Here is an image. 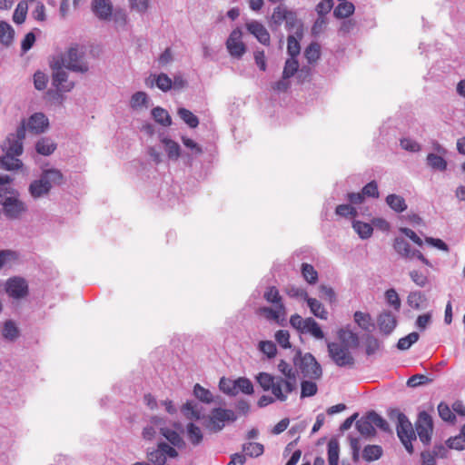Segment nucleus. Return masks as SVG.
<instances>
[{
  "instance_id": "1",
  "label": "nucleus",
  "mask_w": 465,
  "mask_h": 465,
  "mask_svg": "<svg viewBox=\"0 0 465 465\" xmlns=\"http://www.w3.org/2000/svg\"><path fill=\"white\" fill-rule=\"evenodd\" d=\"M203 407L194 401H187L181 408L186 419L202 420L203 425L212 433L220 432L228 422H234L238 416L235 411L223 407L213 408L209 414H202Z\"/></svg>"
},
{
  "instance_id": "2",
  "label": "nucleus",
  "mask_w": 465,
  "mask_h": 465,
  "mask_svg": "<svg viewBox=\"0 0 465 465\" xmlns=\"http://www.w3.org/2000/svg\"><path fill=\"white\" fill-rule=\"evenodd\" d=\"M294 366L301 371L303 377L310 380H320L322 376V369L315 357L310 353H302L297 350L292 359Z\"/></svg>"
},
{
  "instance_id": "3",
  "label": "nucleus",
  "mask_w": 465,
  "mask_h": 465,
  "mask_svg": "<svg viewBox=\"0 0 465 465\" xmlns=\"http://www.w3.org/2000/svg\"><path fill=\"white\" fill-rule=\"evenodd\" d=\"M25 139V122L22 121L15 133L9 134L1 144L5 153L20 156L24 153V140Z\"/></svg>"
},
{
  "instance_id": "4",
  "label": "nucleus",
  "mask_w": 465,
  "mask_h": 465,
  "mask_svg": "<svg viewBox=\"0 0 465 465\" xmlns=\"http://www.w3.org/2000/svg\"><path fill=\"white\" fill-rule=\"evenodd\" d=\"M327 349L330 358L339 367L352 368L355 360L350 352V348L342 346L338 342H327Z\"/></svg>"
},
{
  "instance_id": "5",
  "label": "nucleus",
  "mask_w": 465,
  "mask_h": 465,
  "mask_svg": "<svg viewBox=\"0 0 465 465\" xmlns=\"http://www.w3.org/2000/svg\"><path fill=\"white\" fill-rule=\"evenodd\" d=\"M62 64L73 72L86 73L89 69L88 64L84 59V52L80 51L77 46L68 50L62 58Z\"/></svg>"
},
{
  "instance_id": "6",
  "label": "nucleus",
  "mask_w": 465,
  "mask_h": 465,
  "mask_svg": "<svg viewBox=\"0 0 465 465\" xmlns=\"http://www.w3.org/2000/svg\"><path fill=\"white\" fill-rule=\"evenodd\" d=\"M397 435L409 453L413 452L412 440H416V433L412 424L406 415L396 424Z\"/></svg>"
},
{
  "instance_id": "7",
  "label": "nucleus",
  "mask_w": 465,
  "mask_h": 465,
  "mask_svg": "<svg viewBox=\"0 0 465 465\" xmlns=\"http://www.w3.org/2000/svg\"><path fill=\"white\" fill-rule=\"evenodd\" d=\"M0 204L3 206L5 215L9 219H17L27 211L26 204L19 199V192L0 202Z\"/></svg>"
},
{
  "instance_id": "8",
  "label": "nucleus",
  "mask_w": 465,
  "mask_h": 465,
  "mask_svg": "<svg viewBox=\"0 0 465 465\" xmlns=\"http://www.w3.org/2000/svg\"><path fill=\"white\" fill-rule=\"evenodd\" d=\"M415 427L420 441L425 445L430 444L433 430V421L430 415L424 411H420Z\"/></svg>"
},
{
  "instance_id": "9",
  "label": "nucleus",
  "mask_w": 465,
  "mask_h": 465,
  "mask_svg": "<svg viewBox=\"0 0 465 465\" xmlns=\"http://www.w3.org/2000/svg\"><path fill=\"white\" fill-rule=\"evenodd\" d=\"M242 30L235 28L231 32L226 41V48L232 57L241 58L246 51V46L242 41Z\"/></svg>"
},
{
  "instance_id": "10",
  "label": "nucleus",
  "mask_w": 465,
  "mask_h": 465,
  "mask_svg": "<svg viewBox=\"0 0 465 465\" xmlns=\"http://www.w3.org/2000/svg\"><path fill=\"white\" fill-rule=\"evenodd\" d=\"M52 84L59 92H70L74 86L73 82L68 81V74L60 64L53 66Z\"/></svg>"
},
{
  "instance_id": "11",
  "label": "nucleus",
  "mask_w": 465,
  "mask_h": 465,
  "mask_svg": "<svg viewBox=\"0 0 465 465\" xmlns=\"http://www.w3.org/2000/svg\"><path fill=\"white\" fill-rule=\"evenodd\" d=\"M91 9L100 21H109L113 16V4L110 0H93Z\"/></svg>"
},
{
  "instance_id": "12",
  "label": "nucleus",
  "mask_w": 465,
  "mask_h": 465,
  "mask_svg": "<svg viewBox=\"0 0 465 465\" xmlns=\"http://www.w3.org/2000/svg\"><path fill=\"white\" fill-rule=\"evenodd\" d=\"M26 282L18 277L11 278L5 285L6 292L13 298H23L27 294Z\"/></svg>"
},
{
  "instance_id": "13",
  "label": "nucleus",
  "mask_w": 465,
  "mask_h": 465,
  "mask_svg": "<svg viewBox=\"0 0 465 465\" xmlns=\"http://www.w3.org/2000/svg\"><path fill=\"white\" fill-rule=\"evenodd\" d=\"M49 125L48 118L43 113H35L25 124V130L28 129L36 134L45 132Z\"/></svg>"
},
{
  "instance_id": "14",
  "label": "nucleus",
  "mask_w": 465,
  "mask_h": 465,
  "mask_svg": "<svg viewBox=\"0 0 465 465\" xmlns=\"http://www.w3.org/2000/svg\"><path fill=\"white\" fill-rule=\"evenodd\" d=\"M246 28L248 32L252 35L262 45H269L271 42V37L268 30L265 26L256 21L252 20L246 24Z\"/></svg>"
},
{
  "instance_id": "15",
  "label": "nucleus",
  "mask_w": 465,
  "mask_h": 465,
  "mask_svg": "<svg viewBox=\"0 0 465 465\" xmlns=\"http://www.w3.org/2000/svg\"><path fill=\"white\" fill-rule=\"evenodd\" d=\"M377 323L380 331L385 334H391L397 325V320L395 315L390 311L382 312L378 319Z\"/></svg>"
},
{
  "instance_id": "16",
  "label": "nucleus",
  "mask_w": 465,
  "mask_h": 465,
  "mask_svg": "<svg viewBox=\"0 0 465 465\" xmlns=\"http://www.w3.org/2000/svg\"><path fill=\"white\" fill-rule=\"evenodd\" d=\"M40 179L44 180L45 185L51 190L54 186H59L64 183V175L60 170L55 168L44 169L40 174Z\"/></svg>"
},
{
  "instance_id": "17",
  "label": "nucleus",
  "mask_w": 465,
  "mask_h": 465,
  "mask_svg": "<svg viewBox=\"0 0 465 465\" xmlns=\"http://www.w3.org/2000/svg\"><path fill=\"white\" fill-rule=\"evenodd\" d=\"M292 10L288 9L285 5H280L273 8L272 14L269 20V25L272 31L277 30Z\"/></svg>"
},
{
  "instance_id": "18",
  "label": "nucleus",
  "mask_w": 465,
  "mask_h": 465,
  "mask_svg": "<svg viewBox=\"0 0 465 465\" xmlns=\"http://www.w3.org/2000/svg\"><path fill=\"white\" fill-rule=\"evenodd\" d=\"M13 182L12 175L0 173V202L11 195L17 194L18 191L14 188Z\"/></svg>"
},
{
  "instance_id": "19",
  "label": "nucleus",
  "mask_w": 465,
  "mask_h": 465,
  "mask_svg": "<svg viewBox=\"0 0 465 465\" xmlns=\"http://www.w3.org/2000/svg\"><path fill=\"white\" fill-rule=\"evenodd\" d=\"M284 23L287 31L292 32L294 30L293 35H296L298 38L303 37V23L298 18L295 11H291Z\"/></svg>"
},
{
  "instance_id": "20",
  "label": "nucleus",
  "mask_w": 465,
  "mask_h": 465,
  "mask_svg": "<svg viewBox=\"0 0 465 465\" xmlns=\"http://www.w3.org/2000/svg\"><path fill=\"white\" fill-rule=\"evenodd\" d=\"M193 395L198 401L205 404L222 403L219 397L216 400L209 390L203 388L199 383H196L193 387Z\"/></svg>"
},
{
  "instance_id": "21",
  "label": "nucleus",
  "mask_w": 465,
  "mask_h": 465,
  "mask_svg": "<svg viewBox=\"0 0 465 465\" xmlns=\"http://www.w3.org/2000/svg\"><path fill=\"white\" fill-rule=\"evenodd\" d=\"M50 191L48 186L44 183V180H41L40 177L31 182L28 186V192L33 199L46 196L49 194Z\"/></svg>"
},
{
  "instance_id": "22",
  "label": "nucleus",
  "mask_w": 465,
  "mask_h": 465,
  "mask_svg": "<svg viewBox=\"0 0 465 465\" xmlns=\"http://www.w3.org/2000/svg\"><path fill=\"white\" fill-rule=\"evenodd\" d=\"M15 156L9 153H4L0 157V169L5 171H17L23 167V162Z\"/></svg>"
},
{
  "instance_id": "23",
  "label": "nucleus",
  "mask_w": 465,
  "mask_h": 465,
  "mask_svg": "<svg viewBox=\"0 0 465 465\" xmlns=\"http://www.w3.org/2000/svg\"><path fill=\"white\" fill-rule=\"evenodd\" d=\"M338 338L342 346L348 348H356L359 345V338L356 333L348 329H340L338 331Z\"/></svg>"
},
{
  "instance_id": "24",
  "label": "nucleus",
  "mask_w": 465,
  "mask_h": 465,
  "mask_svg": "<svg viewBox=\"0 0 465 465\" xmlns=\"http://www.w3.org/2000/svg\"><path fill=\"white\" fill-rule=\"evenodd\" d=\"M356 429L364 437H373L376 434V430L373 427L372 421L368 419V413L361 418L356 422Z\"/></svg>"
},
{
  "instance_id": "25",
  "label": "nucleus",
  "mask_w": 465,
  "mask_h": 465,
  "mask_svg": "<svg viewBox=\"0 0 465 465\" xmlns=\"http://www.w3.org/2000/svg\"><path fill=\"white\" fill-rule=\"evenodd\" d=\"M161 434L173 446L178 449H182L185 446V442L181 435L170 429V428H162Z\"/></svg>"
},
{
  "instance_id": "26",
  "label": "nucleus",
  "mask_w": 465,
  "mask_h": 465,
  "mask_svg": "<svg viewBox=\"0 0 465 465\" xmlns=\"http://www.w3.org/2000/svg\"><path fill=\"white\" fill-rule=\"evenodd\" d=\"M15 31L13 27L5 21H0V44L10 46L14 41Z\"/></svg>"
},
{
  "instance_id": "27",
  "label": "nucleus",
  "mask_w": 465,
  "mask_h": 465,
  "mask_svg": "<svg viewBox=\"0 0 465 465\" xmlns=\"http://www.w3.org/2000/svg\"><path fill=\"white\" fill-rule=\"evenodd\" d=\"M385 201L389 207L396 213H402L407 210L406 201L401 195L395 193L389 194Z\"/></svg>"
},
{
  "instance_id": "28",
  "label": "nucleus",
  "mask_w": 465,
  "mask_h": 465,
  "mask_svg": "<svg viewBox=\"0 0 465 465\" xmlns=\"http://www.w3.org/2000/svg\"><path fill=\"white\" fill-rule=\"evenodd\" d=\"M186 434L188 440L193 445H199L203 439L201 429L193 422H190L186 426Z\"/></svg>"
},
{
  "instance_id": "29",
  "label": "nucleus",
  "mask_w": 465,
  "mask_h": 465,
  "mask_svg": "<svg viewBox=\"0 0 465 465\" xmlns=\"http://www.w3.org/2000/svg\"><path fill=\"white\" fill-rule=\"evenodd\" d=\"M394 251L403 259H411V245L402 237H396L393 242Z\"/></svg>"
},
{
  "instance_id": "30",
  "label": "nucleus",
  "mask_w": 465,
  "mask_h": 465,
  "mask_svg": "<svg viewBox=\"0 0 465 465\" xmlns=\"http://www.w3.org/2000/svg\"><path fill=\"white\" fill-rule=\"evenodd\" d=\"M56 149V144L48 137L41 138L35 144V150L42 155L48 156Z\"/></svg>"
},
{
  "instance_id": "31",
  "label": "nucleus",
  "mask_w": 465,
  "mask_h": 465,
  "mask_svg": "<svg viewBox=\"0 0 465 465\" xmlns=\"http://www.w3.org/2000/svg\"><path fill=\"white\" fill-rule=\"evenodd\" d=\"M306 302L311 310V312L314 316L322 320H326L328 318V312L325 310L322 302H320L318 300L309 297Z\"/></svg>"
},
{
  "instance_id": "32",
  "label": "nucleus",
  "mask_w": 465,
  "mask_h": 465,
  "mask_svg": "<svg viewBox=\"0 0 465 465\" xmlns=\"http://www.w3.org/2000/svg\"><path fill=\"white\" fill-rule=\"evenodd\" d=\"M355 322L364 331H371L374 329V323L369 313L356 312L354 313Z\"/></svg>"
},
{
  "instance_id": "33",
  "label": "nucleus",
  "mask_w": 465,
  "mask_h": 465,
  "mask_svg": "<svg viewBox=\"0 0 465 465\" xmlns=\"http://www.w3.org/2000/svg\"><path fill=\"white\" fill-rule=\"evenodd\" d=\"M264 299L282 311H285V306L282 302V297L279 293V291L276 287L271 286L267 289V291L263 294Z\"/></svg>"
},
{
  "instance_id": "34",
  "label": "nucleus",
  "mask_w": 465,
  "mask_h": 465,
  "mask_svg": "<svg viewBox=\"0 0 465 465\" xmlns=\"http://www.w3.org/2000/svg\"><path fill=\"white\" fill-rule=\"evenodd\" d=\"M354 10V5L351 2L344 0L335 7L333 11V15L338 19L346 18L352 15Z\"/></svg>"
},
{
  "instance_id": "35",
  "label": "nucleus",
  "mask_w": 465,
  "mask_h": 465,
  "mask_svg": "<svg viewBox=\"0 0 465 465\" xmlns=\"http://www.w3.org/2000/svg\"><path fill=\"white\" fill-rule=\"evenodd\" d=\"M152 116L156 123L163 126H169L172 124V118L169 113L160 106L154 107L152 110Z\"/></svg>"
},
{
  "instance_id": "36",
  "label": "nucleus",
  "mask_w": 465,
  "mask_h": 465,
  "mask_svg": "<svg viewBox=\"0 0 465 465\" xmlns=\"http://www.w3.org/2000/svg\"><path fill=\"white\" fill-rule=\"evenodd\" d=\"M328 463L339 465L340 444L336 439H331L328 442Z\"/></svg>"
},
{
  "instance_id": "37",
  "label": "nucleus",
  "mask_w": 465,
  "mask_h": 465,
  "mask_svg": "<svg viewBox=\"0 0 465 465\" xmlns=\"http://www.w3.org/2000/svg\"><path fill=\"white\" fill-rule=\"evenodd\" d=\"M162 142L164 144V149L169 159L177 160L181 155L180 145L176 142L168 138H163Z\"/></svg>"
},
{
  "instance_id": "38",
  "label": "nucleus",
  "mask_w": 465,
  "mask_h": 465,
  "mask_svg": "<svg viewBox=\"0 0 465 465\" xmlns=\"http://www.w3.org/2000/svg\"><path fill=\"white\" fill-rule=\"evenodd\" d=\"M382 455V449L379 445H367L362 451V458L366 461H374Z\"/></svg>"
},
{
  "instance_id": "39",
  "label": "nucleus",
  "mask_w": 465,
  "mask_h": 465,
  "mask_svg": "<svg viewBox=\"0 0 465 465\" xmlns=\"http://www.w3.org/2000/svg\"><path fill=\"white\" fill-rule=\"evenodd\" d=\"M427 164L433 170L445 171L447 169L446 160L433 153L427 155Z\"/></svg>"
},
{
  "instance_id": "40",
  "label": "nucleus",
  "mask_w": 465,
  "mask_h": 465,
  "mask_svg": "<svg viewBox=\"0 0 465 465\" xmlns=\"http://www.w3.org/2000/svg\"><path fill=\"white\" fill-rule=\"evenodd\" d=\"M2 334L5 340L13 341L18 338L19 330L12 320H8L4 324Z\"/></svg>"
},
{
  "instance_id": "41",
  "label": "nucleus",
  "mask_w": 465,
  "mask_h": 465,
  "mask_svg": "<svg viewBox=\"0 0 465 465\" xmlns=\"http://www.w3.org/2000/svg\"><path fill=\"white\" fill-rule=\"evenodd\" d=\"M302 333H310L316 339H322L324 337V333L320 325L311 317L307 318V324H305L304 331H302Z\"/></svg>"
},
{
  "instance_id": "42",
  "label": "nucleus",
  "mask_w": 465,
  "mask_h": 465,
  "mask_svg": "<svg viewBox=\"0 0 465 465\" xmlns=\"http://www.w3.org/2000/svg\"><path fill=\"white\" fill-rule=\"evenodd\" d=\"M259 312L267 320L275 321L277 322H279L281 316H285L286 314V310L282 311L277 308V306H275L274 309L271 307H262L259 309Z\"/></svg>"
},
{
  "instance_id": "43",
  "label": "nucleus",
  "mask_w": 465,
  "mask_h": 465,
  "mask_svg": "<svg viewBox=\"0 0 465 465\" xmlns=\"http://www.w3.org/2000/svg\"><path fill=\"white\" fill-rule=\"evenodd\" d=\"M321 55V46L318 43H311L304 51V56L309 64L315 63Z\"/></svg>"
},
{
  "instance_id": "44",
  "label": "nucleus",
  "mask_w": 465,
  "mask_h": 465,
  "mask_svg": "<svg viewBox=\"0 0 465 465\" xmlns=\"http://www.w3.org/2000/svg\"><path fill=\"white\" fill-rule=\"evenodd\" d=\"M178 115L191 128H195L199 124V120L191 111L186 108H179Z\"/></svg>"
},
{
  "instance_id": "45",
  "label": "nucleus",
  "mask_w": 465,
  "mask_h": 465,
  "mask_svg": "<svg viewBox=\"0 0 465 465\" xmlns=\"http://www.w3.org/2000/svg\"><path fill=\"white\" fill-rule=\"evenodd\" d=\"M352 227L361 239L370 238L373 232L371 224L360 221H354Z\"/></svg>"
},
{
  "instance_id": "46",
  "label": "nucleus",
  "mask_w": 465,
  "mask_h": 465,
  "mask_svg": "<svg viewBox=\"0 0 465 465\" xmlns=\"http://www.w3.org/2000/svg\"><path fill=\"white\" fill-rule=\"evenodd\" d=\"M302 38H298L296 35H290L287 37V53L291 57L296 58L301 52L299 41Z\"/></svg>"
},
{
  "instance_id": "47",
  "label": "nucleus",
  "mask_w": 465,
  "mask_h": 465,
  "mask_svg": "<svg viewBox=\"0 0 465 465\" xmlns=\"http://www.w3.org/2000/svg\"><path fill=\"white\" fill-rule=\"evenodd\" d=\"M242 450L249 457H259L263 454L264 447L258 442H248L242 445Z\"/></svg>"
},
{
  "instance_id": "48",
  "label": "nucleus",
  "mask_w": 465,
  "mask_h": 465,
  "mask_svg": "<svg viewBox=\"0 0 465 465\" xmlns=\"http://www.w3.org/2000/svg\"><path fill=\"white\" fill-rule=\"evenodd\" d=\"M368 419L372 421L373 427L376 426L384 432H391L389 423L374 411L368 412Z\"/></svg>"
},
{
  "instance_id": "49",
  "label": "nucleus",
  "mask_w": 465,
  "mask_h": 465,
  "mask_svg": "<svg viewBox=\"0 0 465 465\" xmlns=\"http://www.w3.org/2000/svg\"><path fill=\"white\" fill-rule=\"evenodd\" d=\"M302 274L304 280L310 284H314L318 281L317 271L309 263L302 264Z\"/></svg>"
},
{
  "instance_id": "50",
  "label": "nucleus",
  "mask_w": 465,
  "mask_h": 465,
  "mask_svg": "<svg viewBox=\"0 0 465 465\" xmlns=\"http://www.w3.org/2000/svg\"><path fill=\"white\" fill-rule=\"evenodd\" d=\"M148 95L146 93L139 91L134 93L130 100V106L132 109H138L142 106L147 107Z\"/></svg>"
},
{
  "instance_id": "51",
  "label": "nucleus",
  "mask_w": 465,
  "mask_h": 465,
  "mask_svg": "<svg viewBox=\"0 0 465 465\" xmlns=\"http://www.w3.org/2000/svg\"><path fill=\"white\" fill-rule=\"evenodd\" d=\"M318 391L317 384L312 381H302L301 382V398L314 396Z\"/></svg>"
},
{
  "instance_id": "52",
  "label": "nucleus",
  "mask_w": 465,
  "mask_h": 465,
  "mask_svg": "<svg viewBox=\"0 0 465 465\" xmlns=\"http://www.w3.org/2000/svg\"><path fill=\"white\" fill-rule=\"evenodd\" d=\"M28 5L25 1H21L18 3L14 15H13V21L15 24H23L26 18Z\"/></svg>"
},
{
  "instance_id": "53",
  "label": "nucleus",
  "mask_w": 465,
  "mask_h": 465,
  "mask_svg": "<svg viewBox=\"0 0 465 465\" xmlns=\"http://www.w3.org/2000/svg\"><path fill=\"white\" fill-rule=\"evenodd\" d=\"M425 301V295L420 292H411L407 298L408 305L416 310L420 309L421 303Z\"/></svg>"
},
{
  "instance_id": "54",
  "label": "nucleus",
  "mask_w": 465,
  "mask_h": 465,
  "mask_svg": "<svg viewBox=\"0 0 465 465\" xmlns=\"http://www.w3.org/2000/svg\"><path fill=\"white\" fill-rule=\"evenodd\" d=\"M277 377H274L267 372H260L256 380L263 391H270L273 383L276 381Z\"/></svg>"
},
{
  "instance_id": "55",
  "label": "nucleus",
  "mask_w": 465,
  "mask_h": 465,
  "mask_svg": "<svg viewBox=\"0 0 465 465\" xmlns=\"http://www.w3.org/2000/svg\"><path fill=\"white\" fill-rule=\"evenodd\" d=\"M419 333L413 331L398 341L397 348L401 351L408 350L412 344L419 340Z\"/></svg>"
},
{
  "instance_id": "56",
  "label": "nucleus",
  "mask_w": 465,
  "mask_h": 465,
  "mask_svg": "<svg viewBox=\"0 0 465 465\" xmlns=\"http://www.w3.org/2000/svg\"><path fill=\"white\" fill-rule=\"evenodd\" d=\"M299 63L296 58L290 57L286 60L282 74L283 78H290L294 75V74L298 71Z\"/></svg>"
},
{
  "instance_id": "57",
  "label": "nucleus",
  "mask_w": 465,
  "mask_h": 465,
  "mask_svg": "<svg viewBox=\"0 0 465 465\" xmlns=\"http://www.w3.org/2000/svg\"><path fill=\"white\" fill-rule=\"evenodd\" d=\"M335 213L341 217L354 218L358 215V211L350 204H340L336 207Z\"/></svg>"
},
{
  "instance_id": "58",
  "label": "nucleus",
  "mask_w": 465,
  "mask_h": 465,
  "mask_svg": "<svg viewBox=\"0 0 465 465\" xmlns=\"http://www.w3.org/2000/svg\"><path fill=\"white\" fill-rule=\"evenodd\" d=\"M235 390L237 392L241 391L245 394H252L253 386L252 381L247 378H239L234 381Z\"/></svg>"
},
{
  "instance_id": "59",
  "label": "nucleus",
  "mask_w": 465,
  "mask_h": 465,
  "mask_svg": "<svg viewBox=\"0 0 465 465\" xmlns=\"http://www.w3.org/2000/svg\"><path fill=\"white\" fill-rule=\"evenodd\" d=\"M155 84L163 92H168L173 87V81L166 74L161 73L155 78Z\"/></svg>"
},
{
  "instance_id": "60",
  "label": "nucleus",
  "mask_w": 465,
  "mask_h": 465,
  "mask_svg": "<svg viewBox=\"0 0 465 465\" xmlns=\"http://www.w3.org/2000/svg\"><path fill=\"white\" fill-rule=\"evenodd\" d=\"M259 350L264 353L269 359L276 355L277 349L274 342L272 341H262L259 342Z\"/></svg>"
},
{
  "instance_id": "61",
  "label": "nucleus",
  "mask_w": 465,
  "mask_h": 465,
  "mask_svg": "<svg viewBox=\"0 0 465 465\" xmlns=\"http://www.w3.org/2000/svg\"><path fill=\"white\" fill-rule=\"evenodd\" d=\"M409 275L411 281L419 287L423 288L429 282L427 274L418 270L411 271Z\"/></svg>"
},
{
  "instance_id": "62",
  "label": "nucleus",
  "mask_w": 465,
  "mask_h": 465,
  "mask_svg": "<svg viewBox=\"0 0 465 465\" xmlns=\"http://www.w3.org/2000/svg\"><path fill=\"white\" fill-rule=\"evenodd\" d=\"M438 412L440 417L445 421L453 422L456 419L455 414L445 402H440L438 405Z\"/></svg>"
},
{
  "instance_id": "63",
  "label": "nucleus",
  "mask_w": 465,
  "mask_h": 465,
  "mask_svg": "<svg viewBox=\"0 0 465 465\" xmlns=\"http://www.w3.org/2000/svg\"><path fill=\"white\" fill-rule=\"evenodd\" d=\"M147 458L152 463L155 465H165L166 462V458L163 456L158 446L156 450L147 453Z\"/></svg>"
},
{
  "instance_id": "64",
  "label": "nucleus",
  "mask_w": 465,
  "mask_h": 465,
  "mask_svg": "<svg viewBox=\"0 0 465 465\" xmlns=\"http://www.w3.org/2000/svg\"><path fill=\"white\" fill-rule=\"evenodd\" d=\"M446 444L449 449H454L458 450H462L465 449V437L460 433L458 436L450 438Z\"/></svg>"
}]
</instances>
